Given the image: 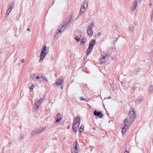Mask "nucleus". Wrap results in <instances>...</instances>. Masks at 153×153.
Listing matches in <instances>:
<instances>
[{
  "label": "nucleus",
  "instance_id": "nucleus-1",
  "mask_svg": "<svg viewBox=\"0 0 153 153\" xmlns=\"http://www.w3.org/2000/svg\"><path fill=\"white\" fill-rule=\"evenodd\" d=\"M128 115L130 119L131 124V123L134 121L136 116V114L135 113L133 108H130L128 113Z\"/></svg>",
  "mask_w": 153,
  "mask_h": 153
},
{
  "label": "nucleus",
  "instance_id": "nucleus-2",
  "mask_svg": "<svg viewBox=\"0 0 153 153\" xmlns=\"http://www.w3.org/2000/svg\"><path fill=\"white\" fill-rule=\"evenodd\" d=\"M48 53V51L46 50V45H44L40 53V58L39 59V61H42L43 60L44 57Z\"/></svg>",
  "mask_w": 153,
  "mask_h": 153
},
{
  "label": "nucleus",
  "instance_id": "nucleus-3",
  "mask_svg": "<svg viewBox=\"0 0 153 153\" xmlns=\"http://www.w3.org/2000/svg\"><path fill=\"white\" fill-rule=\"evenodd\" d=\"M124 126L122 128V133L123 134H124L126 133V129L129 126V123H130L129 126H130L131 124H130V121L129 122L128 118H127L124 120Z\"/></svg>",
  "mask_w": 153,
  "mask_h": 153
},
{
  "label": "nucleus",
  "instance_id": "nucleus-4",
  "mask_svg": "<svg viewBox=\"0 0 153 153\" xmlns=\"http://www.w3.org/2000/svg\"><path fill=\"white\" fill-rule=\"evenodd\" d=\"M95 40L92 39L89 43V46L87 50V55H89L91 52L93 48L94 45L95 44Z\"/></svg>",
  "mask_w": 153,
  "mask_h": 153
},
{
  "label": "nucleus",
  "instance_id": "nucleus-5",
  "mask_svg": "<svg viewBox=\"0 0 153 153\" xmlns=\"http://www.w3.org/2000/svg\"><path fill=\"white\" fill-rule=\"evenodd\" d=\"M51 129L50 127L47 126L45 128H41L36 129V130L32 131V133L35 132L36 133H41L42 134L44 132L46 131Z\"/></svg>",
  "mask_w": 153,
  "mask_h": 153
},
{
  "label": "nucleus",
  "instance_id": "nucleus-6",
  "mask_svg": "<svg viewBox=\"0 0 153 153\" xmlns=\"http://www.w3.org/2000/svg\"><path fill=\"white\" fill-rule=\"evenodd\" d=\"M63 82V79L62 77H60L59 79H57L55 83L53 84L54 85H55L57 87H59L61 86V88L63 89L62 84Z\"/></svg>",
  "mask_w": 153,
  "mask_h": 153
},
{
  "label": "nucleus",
  "instance_id": "nucleus-7",
  "mask_svg": "<svg viewBox=\"0 0 153 153\" xmlns=\"http://www.w3.org/2000/svg\"><path fill=\"white\" fill-rule=\"evenodd\" d=\"M80 121V118L79 116H76L74 119L73 124L74 125L79 127Z\"/></svg>",
  "mask_w": 153,
  "mask_h": 153
},
{
  "label": "nucleus",
  "instance_id": "nucleus-8",
  "mask_svg": "<svg viewBox=\"0 0 153 153\" xmlns=\"http://www.w3.org/2000/svg\"><path fill=\"white\" fill-rule=\"evenodd\" d=\"M64 27V26H63L62 25H61L59 27L58 29V32H57L56 35H55L54 36V38H57L59 37V35L58 34V33H60L62 31H64V29H65L64 28L63 30V28Z\"/></svg>",
  "mask_w": 153,
  "mask_h": 153
},
{
  "label": "nucleus",
  "instance_id": "nucleus-9",
  "mask_svg": "<svg viewBox=\"0 0 153 153\" xmlns=\"http://www.w3.org/2000/svg\"><path fill=\"white\" fill-rule=\"evenodd\" d=\"M94 115L95 116L99 117L100 115V118H102V116H103V115L101 112H100V111L97 112V110H95L94 111Z\"/></svg>",
  "mask_w": 153,
  "mask_h": 153
},
{
  "label": "nucleus",
  "instance_id": "nucleus-10",
  "mask_svg": "<svg viewBox=\"0 0 153 153\" xmlns=\"http://www.w3.org/2000/svg\"><path fill=\"white\" fill-rule=\"evenodd\" d=\"M60 114L59 113H58L57 114V115L56 116L55 118H57V119L56 120V122H58L61 121L62 118V115H60Z\"/></svg>",
  "mask_w": 153,
  "mask_h": 153
},
{
  "label": "nucleus",
  "instance_id": "nucleus-11",
  "mask_svg": "<svg viewBox=\"0 0 153 153\" xmlns=\"http://www.w3.org/2000/svg\"><path fill=\"white\" fill-rule=\"evenodd\" d=\"M86 9L87 8L85 7H82V4L80 8L81 12L79 13V15L82 14V13H84L85 12Z\"/></svg>",
  "mask_w": 153,
  "mask_h": 153
},
{
  "label": "nucleus",
  "instance_id": "nucleus-12",
  "mask_svg": "<svg viewBox=\"0 0 153 153\" xmlns=\"http://www.w3.org/2000/svg\"><path fill=\"white\" fill-rule=\"evenodd\" d=\"M137 1H135L134 2L133 4V5L131 6V8L133 10H134L135 9H136L137 7Z\"/></svg>",
  "mask_w": 153,
  "mask_h": 153
},
{
  "label": "nucleus",
  "instance_id": "nucleus-13",
  "mask_svg": "<svg viewBox=\"0 0 153 153\" xmlns=\"http://www.w3.org/2000/svg\"><path fill=\"white\" fill-rule=\"evenodd\" d=\"M40 102L39 101H36L35 102L34 105V108L35 109H37L39 105H40Z\"/></svg>",
  "mask_w": 153,
  "mask_h": 153
},
{
  "label": "nucleus",
  "instance_id": "nucleus-14",
  "mask_svg": "<svg viewBox=\"0 0 153 153\" xmlns=\"http://www.w3.org/2000/svg\"><path fill=\"white\" fill-rule=\"evenodd\" d=\"M42 80L39 79V80L40 81V82H45L46 83H48V81L47 80V79L45 77H43L42 76Z\"/></svg>",
  "mask_w": 153,
  "mask_h": 153
},
{
  "label": "nucleus",
  "instance_id": "nucleus-15",
  "mask_svg": "<svg viewBox=\"0 0 153 153\" xmlns=\"http://www.w3.org/2000/svg\"><path fill=\"white\" fill-rule=\"evenodd\" d=\"M86 41V38L85 37H84L82 38L81 42V45H82L85 43Z\"/></svg>",
  "mask_w": 153,
  "mask_h": 153
},
{
  "label": "nucleus",
  "instance_id": "nucleus-16",
  "mask_svg": "<svg viewBox=\"0 0 153 153\" xmlns=\"http://www.w3.org/2000/svg\"><path fill=\"white\" fill-rule=\"evenodd\" d=\"M105 58L106 57L104 56H103L100 59V62L101 64H102L103 63H104L105 61Z\"/></svg>",
  "mask_w": 153,
  "mask_h": 153
},
{
  "label": "nucleus",
  "instance_id": "nucleus-17",
  "mask_svg": "<svg viewBox=\"0 0 153 153\" xmlns=\"http://www.w3.org/2000/svg\"><path fill=\"white\" fill-rule=\"evenodd\" d=\"M88 1H83L82 4V7H85L86 8H87L88 6Z\"/></svg>",
  "mask_w": 153,
  "mask_h": 153
},
{
  "label": "nucleus",
  "instance_id": "nucleus-18",
  "mask_svg": "<svg viewBox=\"0 0 153 153\" xmlns=\"http://www.w3.org/2000/svg\"><path fill=\"white\" fill-rule=\"evenodd\" d=\"M149 94H151L153 92V86H151L149 87Z\"/></svg>",
  "mask_w": 153,
  "mask_h": 153
},
{
  "label": "nucleus",
  "instance_id": "nucleus-19",
  "mask_svg": "<svg viewBox=\"0 0 153 153\" xmlns=\"http://www.w3.org/2000/svg\"><path fill=\"white\" fill-rule=\"evenodd\" d=\"M87 32L88 34V35L91 36L93 35V33L92 30H88Z\"/></svg>",
  "mask_w": 153,
  "mask_h": 153
},
{
  "label": "nucleus",
  "instance_id": "nucleus-20",
  "mask_svg": "<svg viewBox=\"0 0 153 153\" xmlns=\"http://www.w3.org/2000/svg\"><path fill=\"white\" fill-rule=\"evenodd\" d=\"M77 126H76L75 125H74L72 127V130L73 131L75 132L76 133L77 132V130L76 129V128L77 127H78Z\"/></svg>",
  "mask_w": 153,
  "mask_h": 153
},
{
  "label": "nucleus",
  "instance_id": "nucleus-21",
  "mask_svg": "<svg viewBox=\"0 0 153 153\" xmlns=\"http://www.w3.org/2000/svg\"><path fill=\"white\" fill-rule=\"evenodd\" d=\"M129 29L130 31L133 32L134 30V27L133 26H130L129 27Z\"/></svg>",
  "mask_w": 153,
  "mask_h": 153
},
{
  "label": "nucleus",
  "instance_id": "nucleus-22",
  "mask_svg": "<svg viewBox=\"0 0 153 153\" xmlns=\"http://www.w3.org/2000/svg\"><path fill=\"white\" fill-rule=\"evenodd\" d=\"M93 26V23L90 24L89 26H88V30H92V27Z\"/></svg>",
  "mask_w": 153,
  "mask_h": 153
},
{
  "label": "nucleus",
  "instance_id": "nucleus-23",
  "mask_svg": "<svg viewBox=\"0 0 153 153\" xmlns=\"http://www.w3.org/2000/svg\"><path fill=\"white\" fill-rule=\"evenodd\" d=\"M84 126L83 125H82L80 126V127L79 129V131L80 132H81L82 131L84 128Z\"/></svg>",
  "mask_w": 153,
  "mask_h": 153
},
{
  "label": "nucleus",
  "instance_id": "nucleus-24",
  "mask_svg": "<svg viewBox=\"0 0 153 153\" xmlns=\"http://www.w3.org/2000/svg\"><path fill=\"white\" fill-rule=\"evenodd\" d=\"M75 149L74 150H77V147L78 146V144L77 142H76V141L75 142Z\"/></svg>",
  "mask_w": 153,
  "mask_h": 153
},
{
  "label": "nucleus",
  "instance_id": "nucleus-25",
  "mask_svg": "<svg viewBox=\"0 0 153 153\" xmlns=\"http://www.w3.org/2000/svg\"><path fill=\"white\" fill-rule=\"evenodd\" d=\"M14 2H13V3L10 4V5L9 6L10 7H9V8H10L11 9V10H12V9L13 8L14 6Z\"/></svg>",
  "mask_w": 153,
  "mask_h": 153
},
{
  "label": "nucleus",
  "instance_id": "nucleus-26",
  "mask_svg": "<svg viewBox=\"0 0 153 153\" xmlns=\"http://www.w3.org/2000/svg\"><path fill=\"white\" fill-rule=\"evenodd\" d=\"M11 9L10 8H8V10L7 11L6 14L8 15L10 13V12L11 11Z\"/></svg>",
  "mask_w": 153,
  "mask_h": 153
},
{
  "label": "nucleus",
  "instance_id": "nucleus-27",
  "mask_svg": "<svg viewBox=\"0 0 153 153\" xmlns=\"http://www.w3.org/2000/svg\"><path fill=\"white\" fill-rule=\"evenodd\" d=\"M42 76L41 75H39V76H36V77L35 79L36 80L38 79H42Z\"/></svg>",
  "mask_w": 153,
  "mask_h": 153
},
{
  "label": "nucleus",
  "instance_id": "nucleus-28",
  "mask_svg": "<svg viewBox=\"0 0 153 153\" xmlns=\"http://www.w3.org/2000/svg\"><path fill=\"white\" fill-rule=\"evenodd\" d=\"M75 39H76V40L78 42H80V38H78L77 36H76V38H75Z\"/></svg>",
  "mask_w": 153,
  "mask_h": 153
},
{
  "label": "nucleus",
  "instance_id": "nucleus-29",
  "mask_svg": "<svg viewBox=\"0 0 153 153\" xmlns=\"http://www.w3.org/2000/svg\"><path fill=\"white\" fill-rule=\"evenodd\" d=\"M36 75L35 74H33V75H32L31 76V78L32 79L34 80H36V79H35V77H36Z\"/></svg>",
  "mask_w": 153,
  "mask_h": 153
},
{
  "label": "nucleus",
  "instance_id": "nucleus-30",
  "mask_svg": "<svg viewBox=\"0 0 153 153\" xmlns=\"http://www.w3.org/2000/svg\"><path fill=\"white\" fill-rule=\"evenodd\" d=\"M78 150H75L73 149L71 150L72 153H78Z\"/></svg>",
  "mask_w": 153,
  "mask_h": 153
},
{
  "label": "nucleus",
  "instance_id": "nucleus-31",
  "mask_svg": "<svg viewBox=\"0 0 153 153\" xmlns=\"http://www.w3.org/2000/svg\"><path fill=\"white\" fill-rule=\"evenodd\" d=\"M143 100V98H142V97H141V98H138V99H137V101H138V102H141L142 101V100Z\"/></svg>",
  "mask_w": 153,
  "mask_h": 153
},
{
  "label": "nucleus",
  "instance_id": "nucleus-32",
  "mask_svg": "<svg viewBox=\"0 0 153 153\" xmlns=\"http://www.w3.org/2000/svg\"><path fill=\"white\" fill-rule=\"evenodd\" d=\"M34 87V85L32 84V85L29 87V89L30 90H32Z\"/></svg>",
  "mask_w": 153,
  "mask_h": 153
},
{
  "label": "nucleus",
  "instance_id": "nucleus-33",
  "mask_svg": "<svg viewBox=\"0 0 153 153\" xmlns=\"http://www.w3.org/2000/svg\"><path fill=\"white\" fill-rule=\"evenodd\" d=\"M25 137L24 136V135H22V137H20V140H22Z\"/></svg>",
  "mask_w": 153,
  "mask_h": 153
},
{
  "label": "nucleus",
  "instance_id": "nucleus-34",
  "mask_svg": "<svg viewBox=\"0 0 153 153\" xmlns=\"http://www.w3.org/2000/svg\"><path fill=\"white\" fill-rule=\"evenodd\" d=\"M71 19H69L68 22H66V23L65 24L66 25H68V24L69 22H71Z\"/></svg>",
  "mask_w": 153,
  "mask_h": 153
},
{
  "label": "nucleus",
  "instance_id": "nucleus-35",
  "mask_svg": "<svg viewBox=\"0 0 153 153\" xmlns=\"http://www.w3.org/2000/svg\"><path fill=\"white\" fill-rule=\"evenodd\" d=\"M37 101L40 102V104H41V102L43 101V99H41Z\"/></svg>",
  "mask_w": 153,
  "mask_h": 153
},
{
  "label": "nucleus",
  "instance_id": "nucleus-36",
  "mask_svg": "<svg viewBox=\"0 0 153 153\" xmlns=\"http://www.w3.org/2000/svg\"><path fill=\"white\" fill-rule=\"evenodd\" d=\"M80 99L81 100H84V99L83 97H80Z\"/></svg>",
  "mask_w": 153,
  "mask_h": 153
},
{
  "label": "nucleus",
  "instance_id": "nucleus-37",
  "mask_svg": "<svg viewBox=\"0 0 153 153\" xmlns=\"http://www.w3.org/2000/svg\"><path fill=\"white\" fill-rule=\"evenodd\" d=\"M104 56L106 57V58L108 57V55L106 54H105Z\"/></svg>",
  "mask_w": 153,
  "mask_h": 153
},
{
  "label": "nucleus",
  "instance_id": "nucleus-38",
  "mask_svg": "<svg viewBox=\"0 0 153 153\" xmlns=\"http://www.w3.org/2000/svg\"><path fill=\"white\" fill-rule=\"evenodd\" d=\"M153 17V11H152V14L151 15V19H152Z\"/></svg>",
  "mask_w": 153,
  "mask_h": 153
},
{
  "label": "nucleus",
  "instance_id": "nucleus-39",
  "mask_svg": "<svg viewBox=\"0 0 153 153\" xmlns=\"http://www.w3.org/2000/svg\"><path fill=\"white\" fill-rule=\"evenodd\" d=\"M101 34V33L99 32L98 33V36H100Z\"/></svg>",
  "mask_w": 153,
  "mask_h": 153
},
{
  "label": "nucleus",
  "instance_id": "nucleus-40",
  "mask_svg": "<svg viewBox=\"0 0 153 153\" xmlns=\"http://www.w3.org/2000/svg\"><path fill=\"white\" fill-rule=\"evenodd\" d=\"M21 62L22 63H23L24 62V59H22L21 60Z\"/></svg>",
  "mask_w": 153,
  "mask_h": 153
},
{
  "label": "nucleus",
  "instance_id": "nucleus-41",
  "mask_svg": "<svg viewBox=\"0 0 153 153\" xmlns=\"http://www.w3.org/2000/svg\"><path fill=\"white\" fill-rule=\"evenodd\" d=\"M84 100L86 101H88V99H87V98L84 99Z\"/></svg>",
  "mask_w": 153,
  "mask_h": 153
},
{
  "label": "nucleus",
  "instance_id": "nucleus-42",
  "mask_svg": "<svg viewBox=\"0 0 153 153\" xmlns=\"http://www.w3.org/2000/svg\"><path fill=\"white\" fill-rule=\"evenodd\" d=\"M124 153H128V151H126L124 152Z\"/></svg>",
  "mask_w": 153,
  "mask_h": 153
},
{
  "label": "nucleus",
  "instance_id": "nucleus-43",
  "mask_svg": "<svg viewBox=\"0 0 153 153\" xmlns=\"http://www.w3.org/2000/svg\"><path fill=\"white\" fill-rule=\"evenodd\" d=\"M106 114L107 115H108V116H108V114H109V113L108 112H107H107H106Z\"/></svg>",
  "mask_w": 153,
  "mask_h": 153
},
{
  "label": "nucleus",
  "instance_id": "nucleus-44",
  "mask_svg": "<svg viewBox=\"0 0 153 153\" xmlns=\"http://www.w3.org/2000/svg\"><path fill=\"white\" fill-rule=\"evenodd\" d=\"M133 89L135 90V87H133Z\"/></svg>",
  "mask_w": 153,
  "mask_h": 153
},
{
  "label": "nucleus",
  "instance_id": "nucleus-45",
  "mask_svg": "<svg viewBox=\"0 0 153 153\" xmlns=\"http://www.w3.org/2000/svg\"><path fill=\"white\" fill-rule=\"evenodd\" d=\"M30 30V29H29V28H28V29H27V31H29V30Z\"/></svg>",
  "mask_w": 153,
  "mask_h": 153
},
{
  "label": "nucleus",
  "instance_id": "nucleus-46",
  "mask_svg": "<svg viewBox=\"0 0 153 153\" xmlns=\"http://www.w3.org/2000/svg\"><path fill=\"white\" fill-rule=\"evenodd\" d=\"M152 4V3H150V4H149V5H150V6H151V5Z\"/></svg>",
  "mask_w": 153,
  "mask_h": 153
},
{
  "label": "nucleus",
  "instance_id": "nucleus-47",
  "mask_svg": "<svg viewBox=\"0 0 153 153\" xmlns=\"http://www.w3.org/2000/svg\"><path fill=\"white\" fill-rule=\"evenodd\" d=\"M121 82L122 83H123V81H122V82Z\"/></svg>",
  "mask_w": 153,
  "mask_h": 153
}]
</instances>
